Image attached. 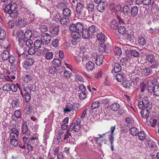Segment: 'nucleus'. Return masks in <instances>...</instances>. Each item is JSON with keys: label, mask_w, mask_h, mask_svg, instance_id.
Wrapping results in <instances>:
<instances>
[{"label": "nucleus", "mask_w": 159, "mask_h": 159, "mask_svg": "<svg viewBox=\"0 0 159 159\" xmlns=\"http://www.w3.org/2000/svg\"><path fill=\"white\" fill-rule=\"evenodd\" d=\"M151 110L143 108L140 112L142 117L146 118V122L147 124L152 127H155L157 121L156 119L152 118L149 116Z\"/></svg>", "instance_id": "obj_1"}, {"label": "nucleus", "mask_w": 159, "mask_h": 159, "mask_svg": "<svg viewBox=\"0 0 159 159\" xmlns=\"http://www.w3.org/2000/svg\"><path fill=\"white\" fill-rule=\"evenodd\" d=\"M75 8L77 16L80 18L84 17L85 13L84 11V7L83 4L81 2L77 3Z\"/></svg>", "instance_id": "obj_2"}, {"label": "nucleus", "mask_w": 159, "mask_h": 159, "mask_svg": "<svg viewBox=\"0 0 159 159\" xmlns=\"http://www.w3.org/2000/svg\"><path fill=\"white\" fill-rule=\"evenodd\" d=\"M111 46L109 43H107L105 44L99 46L98 50L100 52H105L108 53L111 52Z\"/></svg>", "instance_id": "obj_3"}, {"label": "nucleus", "mask_w": 159, "mask_h": 159, "mask_svg": "<svg viewBox=\"0 0 159 159\" xmlns=\"http://www.w3.org/2000/svg\"><path fill=\"white\" fill-rule=\"evenodd\" d=\"M20 126L16 124L11 129V132L10 134V138H18L19 134Z\"/></svg>", "instance_id": "obj_4"}, {"label": "nucleus", "mask_w": 159, "mask_h": 159, "mask_svg": "<svg viewBox=\"0 0 159 159\" xmlns=\"http://www.w3.org/2000/svg\"><path fill=\"white\" fill-rule=\"evenodd\" d=\"M24 34V32L23 30H19L17 31L16 35V38L18 39V44L21 47L25 43V39L24 40V37H23Z\"/></svg>", "instance_id": "obj_5"}, {"label": "nucleus", "mask_w": 159, "mask_h": 159, "mask_svg": "<svg viewBox=\"0 0 159 159\" xmlns=\"http://www.w3.org/2000/svg\"><path fill=\"white\" fill-rule=\"evenodd\" d=\"M92 58L95 59V60L96 65L98 66L101 65L103 62L104 57L102 55H97L96 52L93 53L92 54Z\"/></svg>", "instance_id": "obj_6"}, {"label": "nucleus", "mask_w": 159, "mask_h": 159, "mask_svg": "<svg viewBox=\"0 0 159 159\" xmlns=\"http://www.w3.org/2000/svg\"><path fill=\"white\" fill-rule=\"evenodd\" d=\"M17 4L15 3L12 4L9 3L4 8V11L6 14H9L14 9H17Z\"/></svg>", "instance_id": "obj_7"}, {"label": "nucleus", "mask_w": 159, "mask_h": 159, "mask_svg": "<svg viewBox=\"0 0 159 159\" xmlns=\"http://www.w3.org/2000/svg\"><path fill=\"white\" fill-rule=\"evenodd\" d=\"M63 139L66 141V142L71 144H74L75 140L73 137L71 133L68 132L65 134Z\"/></svg>", "instance_id": "obj_8"}, {"label": "nucleus", "mask_w": 159, "mask_h": 159, "mask_svg": "<svg viewBox=\"0 0 159 159\" xmlns=\"http://www.w3.org/2000/svg\"><path fill=\"white\" fill-rule=\"evenodd\" d=\"M51 35L48 33H43L41 35V39L44 41V44H48L51 41Z\"/></svg>", "instance_id": "obj_9"}, {"label": "nucleus", "mask_w": 159, "mask_h": 159, "mask_svg": "<svg viewBox=\"0 0 159 159\" xmlns=\"http://www.w3.org/2000/svg\"><path fill=\"white\" fill-rule=\"evenodd\" d=\"M107 4L106 1H103L97 5L96 8L97 11L100 12H103L105 9Z\"/></svg>", "instance_id": "obj_10"}, {"label": "nucleus", "mask_w": 159, "mask_h": 159, "mask_svg": "<svg viewBox=\"0 0 159 159\" xmlns=\"http://www.w3.org/2000/svg\"><path fill=\"white\" fill-rule=\"evenodd\" d=\"M143 102L144 104V108L151 110L152 103L150 102L149 98L147 97H144L143 98Z\"/></svg>", "instance_id": "obj_11"}, {"label": "nucleus", "mask_w": 159, "mask_h": 159, "mask_svg": "<svg viewBox=\"0 0 159 159\" xmlns=\"http://www.w3.org/2000/svg\"><path fill=\"white\" fill-rule=\"evenodd\" d=\"M156 56L151 53H149L146 55V60L150 63H154L156 61Z\"/></svg>", "instance_id": "obj_12"}, {"label": "nucleus", "mask_w": 159, "mask_h": 159, "mask_svg": "<svg viewBox=\"0 0 159 159\" xmlns=\"http://www.w3.org/2000/svg\"><path fill=\"white\" fill-rule=\"evenodd\" d=\"M34 60L31 58H26L24 62V67L26 69H27V67L32 66L34 63Z\"/></svg>", "instance_id": "obj_13"}, {"label": "nucleus", "mask_w": 159, "mask_h": 159, "mask_svg": "<svg viewBox=\"0 0 159 159\" xmlns=\"http://www.w3.org/2000/svg\"><path fill=\"white\" fill-rule=\"evenodd\" d=\"M22 132L25 135H27V136H30V133L27 125V123L26 121L23 123L22 126Z\"/></svg>", "instance_id": "obj_14"}, {"label": "nucleus", "mask_w": 159, "mask_h": 159, "mask_svg": "<svg viewBox=\"0 0 159 159\" xmlns=\"http://www.w3.org/2000/svg\"><path fill=\"white\" fill-rule=\"evenodd\" d=\"M33 109V105L29 103H27L25 109L24 110V112L26 115L30 114Z\"/></svg>", "instance_id": "obj_15"}, {"label": "nucleus", "mask_w": 159, "mask_h": 159, "mask_svg": "<svg viewBox=\"0 0 159 159\" xmlns=\"http://www.w3.org/2000/svg\"><path fill=\"white\" fill-rule=\"evenodd\" d=\"M86 8L90 14L92 13L94 10V5L93 2H91L87 3Z\"/></svg>", "instance_id": "obj_16"}, {"label": "nucleus", "mask_w": 159, "mask_h": 159, "mask_svg": "<svg viewBox=\"0 0 159 159\" xmlns=\"http://www.w3.org/2000/svg\"><path fill=\"white\" fill-rule=\"evenodd\" d=\"M97 38L98 41L101 43H104L106 41L107 38L105 35L102 32L100 33L97 35Z\"/></svg>", "instance_id": "obj_17"}, {"label": "nucleus", "mask_w": 159, "mask_h": 159, "mask_svg": "<svg viewBox=\"0 0 159 159\" xmlns=\"http://www.w3.org/2000/svg\"><path fill=\"white\" fill-rule=\"evenodd\" d=\"M138 11L139 8L137 7L134 6L131 7L130 12L132 17L134 18L137 15Z\"/></svg>", "instance_id": "obj_18"}, {"label": "nucleus", "mask_w": 159, "mask_h": 159, "mask_svg": "<svg viewBox=\"0 0 159 159\" xmlns=\"http://www.w3.org/2000/svg\"><path fill=\"white\" fill-rule=\"evenodd\" d=\"M152 72V70L150 67H146L142 69V73L144 76H147L151 74Z\"/></svg>", "instance_id": "obj_19"}, {"label": "nucleus", "mask_w": 159, "mask_h": 159, "mask_svg": "<svg viewBox=\"0 0 159 159\" xmlns=\"http://www.w3.org/2000/svg\"><path fill=\"white\" fill-rule=\"evenodd\" d=\"M44 44V41H42L41 39H37L34 43V46L35 48L38 49L41 48L42 44Z\"/></svg>", "instance_id": "obj_20"}, {"label": "nucleus", "mask_w": 159, "mask_h": 159, "mask_svg": "<svg viewBox=\"0 0 159 159\" xmlns=\"http://www.w3.org/2000/svg\"><path fill=\"white\" fill-rule=\"evenodd\" d=\"M51 35L52 37H55L57 36L59 32V27H56L54 28L50 29L49 30Z\"/></svg>", "instance_id": "obj_21"}, {"label": "nucleus", "mask_w": 159, "mask_h": 159, "mask_svg": "<svg viewBox=\"0 0 159 159\" xmlns=\"http://www.w3.org/2000/svg\"><path fill=\"white\" fill-rule=\"evenodd\" d=\"M95 64L94 62L91 61H89L86 63V68L88 71H91L95 67Z\"/></svg>", "instance_id": "obj_22"}, {"label": "nucleus", "mask_w": 159, "mask_h": 159, "mask_svg": "<svg viewBox=\"0 0 159 159\" xmlns=\"http://www.w3.org/2000/svg\"><path fill=\"white\" fill-rule=\"evenodd\" d=\"M81 33H82L83 38L85 39H88L91 35L88 29H84Z\"/></svg>", "instance_id": "obj_23"}, {"label": "nucleus", "mask_w": 159, "mask_h": 159, "mask_svg": "<svg viewBox=\"0 0 159 159\" xmlns=\"http://www.w3.org/2000/svg\"><path fill=\"white\" fill-rule=\"evenodd\" d=\"M119 22L117 20L114 19L110 22V27L113 30H116L118 28Z\"/></svg>", "instance_id": "obj_24"}, {"label": "nucleus", "mask_w": 159, "mask_h": 159, "mask_svg": "<svg viewBox=\"0 0 159 159\" xmlns=\"http://www.w3.org/2000/svg\"><path fill=\"white\" fill-rule=\"evenodd\" d=\"M137 135L139 139L141 141L145 140L147 137V135L143 131H139Z\"/></svg>", "instance_id": "obj_25"}, {"label": "nucleus", "mask_w": 159, "mask_h": 159, "mask_svg": "<svg viewBox=\"0 0 159 159\" xmlns=\"http://www.w3.org/2000/svg\"><path fill=\"white\" fill-rule=\"evenodd\" d=\"M62 14L64 16L68 17L71 16V12L69 8L66 7L63 10Z\"/></svg>", "instance_id": "obj_26"}, {"label": "nucleus", "mask_w": 159, "mask_h": 159, "mask_svg": "<svg viewBox=\"0 0 159 159\" xmlns=\"http://www.w3.org/2000/svg\"><path fill=\"white\" fill-rule=\"evenodd\" d=\"M69 20L68 17H67L61 16V19H60L59 22L62 25H64L69 23Z\"/></svg>", "instance_id": "obj_27"}, {"label": "nucleus", "mask_w": 159, "mask_h": 159, "mask_svg": "<svg viewBox=\"0 0 159 159\" xmlns=\"http://www.w3.org/2000/svg\"><path fill=\"white\" fill-rule=\"evenodd\" d=\"M12 105L14 107H20L22 106L21 101L19 99L13 101L12 102Z\"/></svg>", "instance_id": "obj_28"}, {"label": "nucleus", "mask_w": 159, "mask_h": 159, "mask_svg": "<svg viewBox=\"0 0 159 159\" xmlns=\"http://www.w3.org/2000/svg\"><path fill=\"white\" fill-rule=\"evenodd\" d=\"M10 56L9 53V52L7 50L3 51L2 53L1 56L2 59L4 61L7 60Z\"/></svg>", "instance_id": "obj_29"}, {"label": "nucleus", "mask_w": 159, "mask_h": 159, "mask_svg": "<svg viewBox=\"0 0 159 159\" xmlns=\"http://www.w3.org/2000/svg\"><path fill=\"white\" fill-rule=\"evenodd\" d=\"M32 33L30 30H26L24 34V39H29L32 36Z\"/></svg>", "instance_id": "obj_30"}, {"label": "nucleus", "mask_w": 159, "mask_h": 159, "mask_svg": "<svg viewBox=\"0 0 159 159\" xmlns=\"http://www.w3.org/2000/svg\"><path fill=\"white\" fill-rule=\"evenodd\" d=\"M139 131L138 129L135 127H132L130 129L129 132L130 134L133 136L137 135Z\"/></svg>", "instance_id": "obj_31"}, {"label": "nucleus", "mask_w": 159, "mask_h": 159, "mask_svg": "<svg viewBox=\"0 0 159 159\" xmlns=\"http://www.w3.org/2000/svg\"><path fill=\"white\" fill-rule=\"evenodd\" d=\"M88 29L91 35L93 36L94 35V34L96 33L97 28L95 26L92 25L89 26Z\"/></svg>", "instance_id": "obj_32"}, {"label": "nucleus", "mask_w": 159, "mask_h": 159, "mask_svg": "<svg viewBox=\"0 0 159 159\" xmlns=\"http://www.w3.org/2000/svg\"><path fill=\"white\" fill-rule=\"evenodd\" d=\"M128 50L130 52V54L134 57H138L139 56V52L136 50L132 49L130 48H128Z\"/></svg>", "instance_id": "obj_33"}, {"label": "nucleus", "mask_w": 159, "mask_h": 159, "mask_svg": "<svg viewBox=\"0 0 159 159\" xmlns=\"http://www.w3.org/2000/svg\"><path fill=\"white\" fill-rule=\"evenodd\" d=\"M19 14V12L16 9H14L12 11L10 12V16L12 18H16L18 17Z\"/></svg>", "instance_id": "obj_34"}, {"label": "nucleus", "mask_w": 159, "mask_h": 159, "mask_svg": "<svg viewBox=\"0 0 159 159\" xmlns=\"http://www.w3.org/2000/svg\"><path fill=\"white\" fill-rule=\"evenodd\" d=\"M124 76V73L122 72L117 73L116 75V79L117 81L119 82H121L123 80Z\"/></svg>", "instance_id": "obj_35"}, {"label": "nucleus", "mask_w": 159, "mask_h": 159, "mask_svg": "<svg viewBox=\"0 0 159 159\" xmlns=\"http://www.w3.org/2000/svg\"><path fill=\"white\" fill-rule=\"evenodd\" d=\"M36 139L33 137L29 139L28 138L26 137H24L23 138V142L25 144H28L29 143H31L30 141H34Z\"/></svg>", "instance_id": "obj_36"}, {"label": "nucleus", "mask_w": 159, "mask_h": 159, "mask_svg": "<svg viewBox=\"0 0 159 159\" xmlns=\"http://www.w3.org/2000/svg\"><path fill=\"white\" fill-rule=\"evenodd\" d=\"M76 31L81 33L84 29L83 25L81 22H78L75 25Z\"/></svg>", "instance_id": "obj_37"}, {"label": "nucleus", "mask_w": 159, "mask_h": 159, "mask_svg": "<svg viewBox=\"0 0 159 159\" xmlns=\"http://www.w3.org/2000/svg\"><path fill=\"white\" fill-rule=\"evenodd\" d=\"M10 90L13 92H16L19 88L20 89L19 84L18 83L10 84Z\"/></svg>", "instance_id": "obj_38"}, {"label": "nucleus", "mask_w": 159, "mask_h": 159, "mask_svg": "<svg viewBox=\"0 0 159 159\" xmlns=\"http://www.w3.org/2000/svg\"><path fill=\"white\" fill-rule=\"evenodd\" d=\"M23 80L26 83H28L32 80V77L30 75H24L22 76Z\"/></svg>", "instance_id": "obj_39"}, {"label": "nucleus", "mask_w": 159, "mask_h": 159, "mask_svg": "<svg viewBox=\"0 0 159 159\" xmlns=\"http://www.w3.org/2000/svg\"><path fill=\"white\" fill-rule=\"evenodd\" d=\"M123 85L126 89H129L132 86V82L129 80H126L122 83Z\"/></svg>", "instance_id": "obj_40"}, {"label": "nucleus", "mask_w": 159, "mask_h": 159, "mask_svg": "<svg viewBox=\"0 0 159 159\" xmlns=\"http://www.w3.org/2000/svg\"><path fill=\"white\" fill-rule=\"evenodd\" d=\"M52 63L53 65L56 67L60 66L61 65V61L58 58H54L52 61Z\"/></svg>", "instance_id": "obj_41"}, {"label": "nucleus", "mask_w": 159, "mask_h": 159, "mask_svg": "<svg viewBox=\"0 0 159 159\" xmlns=\"http://www.w3.org/2000/svg\"><path fill=\"white\" fill-rule=\"evenodd\" d=\"M121 66L118 63H115L114 65V71L115 73L119 72L121 70Z\"/></svg>", "instance_id": "obj_42"}, {"label": "nucleus", "mask_w": 159, "mask_h": 159, "mask_svg": "<svg viewBox=\"0 0 159 159\" xmlns=\"http://www.w3.org/2000/svg\"><path fill=\"white\" fill-rule=\"evenodd\" d=\"M138 39L139 43L140 45L144 46L146 44V41L145 38L142 36H139L138 38Z\"/></svg>", "instance_id": "obj_43"}, {"label": "nucleus", "mask_w": 159, "mask_h": 159, "mask_svg": "<svg viewBox=\"0 0 159 159\" xmlns=\"http://www.w3.org/2000/svg\"><path fill=\"white\" fill-rule=\"evenodd\" d=\"M80 33L78 32H75L71 33L72 37L75 40H77L81 37Z\"/></svg>", "instance_id": "obj_44"}, {"label": "nucleus", "mask_w": 159, "mask_h": 159, "mask_svg": "<svg viewBox=\"0 0 159 159\" xmlns=\"http://www.w3.org/2000/svg\"><path fill=\"white\" fill-rule=\"evenodd\" d=\"M120 108V105L117 103H114L112 104L111 107V110L114 111H118Z\"/></svg>", "instance_id": "obj_45"}, {"label": "nucleus", "mask_w": 159, "mask_h": 159, "mask_svg": "<svg viewBox=\"0 0 159 159\" xmlns=\"http://www.w3.org/2000/svg\"><path fill=\"white\" fill-rule=\"evenodd\" d=\"M153 89V92L154 95L156 96H159V86L157 85H155Z\"/></svg>", "instance_id": "obj_46"}, {"label": "nucleus", "mask_w": 159, "mask_h": 159, "mask_svg": "<svg viewBox=\"0 0 159 159\" xmlns=\"http://www.w3.org/2000/svg\"><path fill=\"white\" fill-rule=\"evenodd\" d=\"M118 31L120 34L124 35L125 34L126 30L124 26H120L118 28Z\"/></svg>", "instance_id": "obj_47"}, {"label": "nucleus", "mask_w": 159, "mask_h": 159, "mask_svg": "<svg viewBox=\"0 0 159 159\" xmlns=\"http://www.w3.org/2000/svg\"><path fill=\"white\" fill-rule=\"evenodd\" d=\"M123 12L124 14L128 15V13H129L130 9V7L128 5H125L122 9Z\"/></svg>", "instance_id": "obj_48"}, {"label": "nucleus", "mask_w": 159, "mask_h": 159, "mask_svg": "<svg viewBox=\"0 0 159 159\" xmlns=\"http://www.w3.org/2000/svg\"><path fill=\"white\" fill-rule=\"evenodd\" d=\"M73 111L71 105V104L66 105L63 111L65 113Z\"/></svg>", "instance_id": "obj_49"}, {"label": "nucleus", "mask_w": 159, "mask_h": 159, "mask_svg": "<svg viewBox=\"0 0 159 159\" xmlns=\"http://www.w3.org/2000/svg\"><path fill=\"white\" fill-rule=\"evenodd\" d=\"M36 49L33 46H31L29 47L28 50V53L29 55H32L34 54L36 52Z\"/></svg>", "instance_id": "obj_50"}, {"label": "nucleus", "mask_w": 159, "mask_h": 159, "mask_svg": "<svg viewBox=\"0 0 159 159\" xmlns=\"http://www.w3.org/2000/svg\"><path fill=\"white\" fill-rule=\"evenodd\" d=\"M26 23V22L25 20L21 19L18 21L17 23V25L18 27H22L25 25Z\"/></svg>", "instance_id": "obj_51"}, {"label": "nucleus", "mask_w": 159, "mask_h": 159, "mask_svg": "<svg viewBox=\"0 0 159 159\" xmlns=\"http://www.w3.org/2000/svg\"><path fill=\"white\" fill-rule=\"evenodd\" d=\"M152 64V65L149 67L151 69H155L156 71V69L159 70V64L158 62L155 61L154 63Z\"/></svg>", "instance_id": "obj_52"}, {"label": "nucleus", "mask_w": 159, "mask_h": 159, "mask_svg": "<svg viewBox=\"0 0 159 159\" xmlns=\"http://www.w3.org/2000/svg\"><path fill=\"white\" fill-rule=\"evenodd\" d=\"M115 129V126L111 127L110 130L111 131V132H109V139H114V137L113 136V133Z\"/></svg>", "instance_id": "obj_53"}, {"label": "nucleus", "mask_w": 159, "mask_h": 159, "mask_svg": "<svg viewBox=\"0 0 159 159\" xmlns=\"http://www.w3.org/2000/svg\"><path fill=\"white\" fill-rule=\"evenodd\" d=\"M71 133L73 137H74L75 140L78 139L80 136L82 134L81 132H80V134L78 132L74 131L72 132Z\"/></svg>", "instance_id": "obj_54"}, {"label": "nucleus", "mask_w": 159, "mask_h": 159, "mask_svg": "<svg viewBox=\"0 0 159 159\" xmlns=\"http://www.w3.org/2000/svg\"><path fill=\"white\" fill-rule=\"evenodd\" d=\"M12 138L11 139L10 144L11 145L14 147H16L18 145V142L17 139Z\"/></svg>", "instance_id": "obj_55"}, {"label": "nucleus", "mask_w": 159, "mask_h": 159, "mask_svg": "<svg viewBox=\"0 0 159 159\" xmlns=\"http://www.w3.org/2000/svg\"><path fill=\"white\" fill-rule=\"evenodd\" d=\"M53 57V53L51 52H49L47 53L46 54L45 57V58L48 60L52 59Z\"/></svg>", "instance_id": "obj_56"}, {"label": "nucleus", "mask_w": 159, "mask_h": 159, "mask_svg": "<svg viewBox=\"0 0 159 159\" xmlns=\"http://www.w3.org/2000/svg\"><path fill=\"white\" fill-rule=\"evenodd\" d=\"M53 17L56 22H58L60 20V19H61V16L60 13H59L58 12H57L54 14Z\"/></svg>", "instance_id": "obj_57"}, {"label": "nucleus", "mask_w": 159, "mask_h": 159, "mask_svg": "<svg viewBox=\"0 0 159 159\" xmlns=\"http://www.w3.org/2000/svg\"><path fill=\"white\" fill-rule=\"evenodd\" d=\"M6 37V32L4 30H0V40L4 39Z\"/></svg>", "instance_id": "obj_58"}, {"label": "nucleus", "mask_w": 159, "mask_h": 159, "mask_svg": "<svg viewBox=\"0 0 159 159\" xmlns=\"http://www.w3.org/2000/svg\"><path fill=\"white\" fill-rule=\"evenodd\" d=\"M114 52L115 54L117 56H120L122 52L120 48L118 47H115L114 49Z\"/></svg>", "instance_id": "obj_59"}, {"label": "nucleus", "mask_w": 159, "mask_h": 159, "mask_svg": "<svg viewBox=\"0 0 159 159\" xmlns=\"http://www.w3.org/2000/svg\"><path fill=\"white\" fill-rule=\"evenodd\" d=\"M23 50L22 48H19L18 49H17L16 50V52L19 57H20L22 56V57L24 56V55H25V54L24 52L21 51Z\"/></svg>", "instance_id": "obj_60"}, {"label": "nucleus", "mask_w": 159, "mask_h": 159, "mask_svg": "<svg viewBox=\"0 0 159 159\" xmlns=\"http://www.w3.org/2000/svg\"><path fill=\"white\" fill-rule=\"evenodd\" d=\"M72 124L75 125L74 127V131L78 132L80 133V132H81L80 130V126L79 125L75 124V123H73Z\"/></svg>", "instance_id": "obj_61"}, {"label": "nucleus", "mask_w": 159, "mask_h": 159, "mask_svg": "<svg viewBox=\"0 0 159 159\" xmlns=\"http://www.w3.org/2000/svg\"><path fill=\"white\" fill-rule=\"evenodd\" d=\"M140 91L141 92H143L144 91L147 89L146 84L144 82H141L140 84Z\"/></svg>", "instance_id": "obj_62"}, {"label": "nucleus", "mask_w": 159, "mask_h": 159, "mask_svg": "<svg viewBox=\"0 0 159 159\" xmlns=\"http://www.w3.org/2000/svg\"><path fill=\"white\" fill-rule=\"evenodd\" d=\"M25 43L26 45L28 47H30L32 46V45L33 44V41L30 39H25Z\"/></svg>", "instance_id": "obj_63"}, {"label": "nucleus", "mask_w": 159, "mask_h": 159, "mask_svg": "<svg viewBox=\"0 0 159 159\" xmlns=\"http://www.w3.org/2000/svg\"><path fill=\"white\" fill-rule=\"evenodd\" d=\"M121 7L119 4L116 5L114 8V12L115 13H118V12H120L121 10Z\"/></svg>", "instance_id": "obj_64"}]
</instances>
